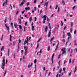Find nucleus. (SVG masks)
Listing matches in <instances>:
<instances>
[{"instance_id":"f257e3e1","label":"nucleus","mask_w":77,"mask_h":77,"mask_svg":"<svg viewBox=\"0 0 77 77\" xmlns=\"http://www.w3.org/2000/svg\"><path fill=\"white\" fill-rule=\"evenodd\" d=\"M2 69H5V68H4V67H5V58H4L3 59V60H2Z\"/></svg>"},{"instance_id":"f03ea898","label":"nucleus","mask_w":77,"mask_h":77,"mask_svg":"<svg viewBox=\"0 0 77 77\" xmlns=\"http://www.w3.org/2000/svg\"><path fill=\"white\" fill-rule=\"evenodd\" d=\"M66 48H63L61 50V51H62V54L63 55L64 54H65L66 53Z\"/></svg>"},{"instance_id":"7ed1b4c3","label":"nucleus","mask_w":77,"mask_h":77,"mask_svg":"<svg viewBox=\"0 0 77 77\" xmlns=\"http://www.w3.org/2000/svg\"><path fill=\"white\" fill-rule=\"evenodd\" d=\"M27 48H28L25 45L24 46V49L25 51V55L27 56Z\"/></svg>"},{"instance_id":"20e7f679","label":"nucleus","mask_w":77,"mask_h":77,"mask_svg":"<svg viewBox=\"0 0 77 77\" xmlns=\"http://www.w3.org/2000/svg\"><path fill=\"white\" fill-rule=\"evenodd\" d=\"M46 18H47V16L46 15H45L44 16H42V18H44L43 20V22L44 23H45V20H46Z\"/></svg>"},{"instance_id":"39448f33","label":"nucleus","mask_w":77,"mask_h":77,"mask_svg":"<svg viewBox=\"0 0 77 77\" xmlns=\"http://www.w3.org/2000/svg\"><path fill=\"white\" fill-rule=\"evenodd\" d=\"M5 26L6 28H7V29L8 30V31H9V27L8 26V25L6 24H5Z\"/></svg>"},{"instance_id":"423d86ee","label":"nucleus","mask_w":77,"mask_h":77,"mask_svg":"<svg viewBox=\"0 0 77 77\" xmlns=\"http://www.w3.org/2000/svg\"><path fill=\"white\" fill-rule=\"evenodd\" d=\"M32 65H33V63H29L28 66V68H30L31 66H32Z\"/></svg>"},{"instance_id":"0eeeda50","label":"nucleus","mask_w":77,"mask_h":77,"mask_svg":"<svg viewBox=\"0 0 77 77\" xmlns=\"http://www.w3.org/2000/svg\"><path fill=\"white\" fill-rule=\"evenodd\" d=\"M49 2H47L45 3L44 5L45 6L48 7V5Z\"/></svg>"},{"instance_id":"6e6552de","label":"nucleus","mask_w":77,"mask_h":77,"mask_svg":"<svg viewBox=\"0 0 77 77\" xmlns=\"http://www.w3.org/2000/svg\"><path fill=\"white\" fill-rule=\"evenodd\" d=\"M53 58H54V56L52 55L51 59L52 61V64H53Z\"/></svg>"},{"instance_id":"1a4fd4ad","label":"nucleus","mask_w":77,"mask_h":77,"mask_svg":"<svg viewBox=\"0 0 77 77\" xmlns=\"http://www.w3.org/2000/svg\"><path fill=\"white\" fill-rule=\"evenodd\" d=\"M30 7H28L26 8H25V10H26V11H27V10H30Z\"/></svg>"},{"instance_id":"9d476101","label":"nucleus","mask_w":77,"mask_h":77,"mask_svg":"<svg viewBox=\"0 0 77 77\" xmlns=\"http://www.w3.org/2000/svg\"><path fill=\"white\" fill-rule=\"evenodd\" d=\"M15 23V22H14V26L16 29H17V27H18V26H17V23Z\"/></svg>"},{"instance_id":"9b49d317","label":"nucleus","mask_w":77,"mask_h":77,"mask_svg":"<svg viewBox=\"0 0 77 77\" xmlns=\"http://www.w3.org/2000/svg\"><path fill=\"white\" fill-rule=\"evenodd\" d=\"M51 35V32L50 31L48 33V37H50V36Z\"/></svg>"},{"instance_id":"f8f14e48","label":"nucleus","mask_w":77,"mask_h":77,"mask_svg":"<svg viewBox=\"0 0 77 77\" xmlns=\"http://www.w3.org/2000/svg\"><path fill=\"white\" fill-rule=\"evenodd\" d=\"M34 30H35V26H32V31H34Z\"/></svg>"},{"instance_id":"ddd939ff","label":"nucleus","mask_w":77,"mask_h":77,"mask_svg":"<svg viewBox=\"0 0 77 77\" xmlns=\"http://www.w3.org/2000/svg\"><path fill=\"white\" fill-rule=\"evenodd\" d=\"M5 49V48L4 47V46H2V48H1V51H2V50H3Z\"/></svg>"},{"instance_id":"4468645a","label":"nucleus","mask_w":77,"mask_h":77,"mask_svg":"<svg viewBox=\"0 0 77 77\" xmlns=\"http://www.w3.org/2000/svg\"><path fill=\"white\" fill-rule=\"evenodd\" d=\"M18 20H19V24H21V19H19Z\"/></svg>"},{"instance_id":"2eb2a0df","label":"nucleus","mask_w":77,"mask_h":77,"mask_svg":"<svg viewBox=\"0 0 77 77\" xmlns=\"http://www.w3.org/2000/svg\"><path fill=\"white\" fill-rule=\"evenodd\" d=\"M74 53H76V52H77V48H75L74 50Z\"/></svg>"},{"instance_id":"dca6fc26","label":"nucleus","mask_w":77,"mask_h":77,"mask_svg":"<svg viewBox=\"0 0 77 77\" xmlns=\"http://www.w3.org/2000/svg\"><path fill=\"white\" fill-rule=\"evenodd\" d=\"M47 50L48 51H49L50 50V46H48L47 48Z\"/></svg>"},{"instance_id":"f3484780","label":"nucleus","mask_w":77,"mask_h":77,"mask_svg":"<svg viewBox=\"0 0 77 77\" xmlns=\"http://www.w3.org/2000/svg\"><path fill=\"white\" fill-rule=\"evenodd\" d=\"M47 29H48V26H46L45 29V31L46 32H47Z\"/></svg>"},{"instance_id":"a211bd4d","label":"nucleus","mask_w":77,"mask_h":77,"mask_svg":"<svg viewBox=\"0 0 77 77\" xmlns=\"http://www.w3.org/2000/svg\"><path fill=\"white\" fill-rule=\"evenodd\" d=\"M24 5V2H22L20 4V6H22V5Z\"/></svg>"},{"instance_id":"6ab92c4d","label":"nucleus","mask_w":77,"mask_h":77,"mask_svg":"<svg viewBox=\"0 0 77 77\" xmlns=\"http://www.w3.org/2000/svg\"><path fill=\"white\" fill-rule=\"evenodd\" d=\"M19 27L20 29H23V27L21 26V25H19Z\"/></svg>"},{"instance_id":"aec40b11","label":"nucleus","mask_w":77,"mask_h":77,"mask_svg":"<svg viewBox=\"0 0 77 77\" xmlns=\"http://www.w3.org/2000/svg\"><path fill=\"white\" fill-rule=\"evenodd\" d=\"M32 17H29V19L30 22H31V21H32Z\"/></svg>"},{"instance_id":"412c9836","label":"nucleus","mask_w":77,"mask_h":77,"mask_svg":"<svg viewBox=\"0 0 77 77\" xmlns=\"http://www.w3.org/2000/svg\"><path fill=\"white\" fill-rule=\"evenodd\" d=\"M41 39H42V38L41 37L39 39V40L38 41H37L38 43V42H40V41H41Z\"/></svg>"},{"instance_id":"4be33fe9","label":"nucleus","mask_w":77,"mask_h":77,"mask_svg":"<svg viewBox=\"0 0 77 77\" xmlns=\"http://www.w3.org/2000/svg\"><path fill=\"white\" fill-rule=\"evenodd\" d=\"M57 11V12H58V13H59V12H60V8H59V7L58 8Z\"/></svg>"},{"instance_id":"5701e85b","label":"nucleus","mask_w":77,"mask_h":77,"mask_svg":"<svg viewBox=\"0 0 77 77\" xmlns=\"http://www.w3.org/2000/svg\"><path fill=\"white\" fill-rule=\"evenodd\" d=\"M9 53H10V50H9V49H8V56H9Z\"/></svg>"},{"instance_id":"b1692460","label":"nucleus","mask_w":77,"mask_h":77,"mask_svg":"<svg viewBox=\"0 0 77 77\" xmlns=\"http://www.w3.org/2000/svg\"><path fill=\"white\" fill-rule=\"evenodd\" d=\"M46 18H47V21H48L49 22L50 21V19H49V18H48V17H47Z\"/></svg>"},{"instance_id":"393cba45","label":"nucleus","mask_w":77,"mask_h":77,"mask_svg":"<svg viewBox=\"0 0 77 77\" xmlns=\"http://www.w3.org/2000/svg\"><path fill=\"white\" fill-rule=\"evenodd\" d=\"M54 39V37H52V38H51V40L50 41H51V42L52 41L53 39Z\"/></svg>"},{"instance_id":"a878e982","label":"nucleus","mask_w":77,"mask_h":77,"mask_svg":"<svg viewBox=\"0 0 77 77\" xmlns=\"http://www.w3.org/2000/svg\"><path fill=\"white\" fill-rule=\"evenodd\" d=\"M62 3L64 5H65V2H64V1L62 0Z\"/></svg>"},{"instance_id":"bb28decb","label":"nucleus","mask_w":77,"mask_h":77,"mask_svg":"<svg viewBox=\"0 0 77 77\" xmlns=\"http://www.w3.org/2000/svg\"><path fill=\"white\" fill-rule=\"evenodd\" d=\"M3 34L2 35V38L1 39V40L2 41L3 40Z\"/></svg>"},{"instance_id":"cd10ccee","label":"nucleus","mask_w":77,"mask_h":77,"mask_svg":"<svg viewBox=\"0 0 77 77\" xmlns=\"http://www.w3.org/2000/svg\"><path fill=\"white\" fill-rule=\"evenodd\" d=\"M76 71H77V67H75V70L74 71V72L75 73V72H76Z\"/></svg>"},{"instance_id":"c85d7f7f","label":"nucleus","mask_w":77,"mask_h":77,"mask_svg":"<svg viewBox=\"0 0 77 77\" xmlns=\"http://www.w3.org/2000/svg\"><path fill=\"white\" fill-rule=\"evenodd\" d=\"M49 28L50 29H51V26H50V23H49L48 25Z\"/></svg>"},{"instance_id":"c756f323","label":"nucleus","mask_w":77,"mask_h":77,"mask_svg":"<svg viewBox=\"0 0 77 77\" xmlns=\"http://www.w3.org/2000/svg\"><path fill=\"white\" fill-rule=\"evenodd\" d=\"M71 52L70 53V56H72V50L71 49Z\"/></svg>"},{"instance_id":"7c9ffc66","label":"nucleus","mask_w":77,"mask_h":77,"mask_svg":"<svg viewBox=\"0 0 77 77\" xmlns=\"http://www.w3.org/2000/svg\"><path fill=\"white\" fill-rule=\"evenodd\" d=\"M63 71H64V73H65V68H63Z\"/></svg>"},{"instance_id":"2f4dec72","label":"nucleus","mask_w":77,"mask_h":77,"mask_svg":"<svg viewBox=\"0 0 77 77\" xmlns=\"http://www.w3.org/2000/svg\"><path fill=\"white\" fill-rule=\"evenodd\" d=\"M62 71V69H60V71L59 72V73H61Z\"/></svg>"},{"instance_id":"473e14b6","label":"nucleus","mask_w":77,"mask_h":77,"mask_svg":"<svg viewBox=\"0 0 77 77\" xmlns=\"http://www.w3.org/2000/svg\"><path fill=\"white\" fill-rule=\"evenodd\" d=\"M71 34H70V32H69L68 33H67V36H69V35H71Z\"/></svg>"},{"instance_id":"72a5a7b5","label":"nucleus","mask_w":77,"mask_h":77,"mask_svg":"<svg viewBox=\"0 0 77 77\" xmlns=\"http://www.w3.org/2000/svg\"><path fill=\"white\" fill-rule=\"evenodd\" d=\"M38 47H39V44L38 43L36 49L38 48Z\"/></svg>"},{"instance_id":"f704fd0d","label":"nucleus","mask_w":77,"mask_h":77,"mask_svg":"<svg viewBox=\"0 0 77 77\" xmlns=\"http://www.w3.org/2000/svg\"><path fill=\"white\" fill-rule=\"evenodd\" d=\"M29 4H30V3H29V2H27L26 3V5L27 6H29Z\"/></svg>"},{"instance_id":"c9c22d12","label":"nucleus","mask_w":77,"mask_h":77,"mask_svg":"<svg viewBox=\"0 0 77 77\" xmlns=\"http://www.w3.org/2000/svg\"><path fill=\"white\" fill-rule=\"evenodd\" d=\"M8 0H6L5 2V5H7V3H8Z\"/></svg>"},{"instance_id":"e433bc0d","label":"nucleus","mask_w":77,"mask_h":77,"mask_svg":"<svg viewBox=\"0 0 77 77\" xmlns=\"http://www.w3.org/2000/svg\"><path fill=\"white\" fill-rule=\"evenodd\" d=\"M25 42H28V40H26V39L25 40Z\"/></svg>"},{"instance_id":"4c0bfd02","label":"nucleus","mask_w":77,"mask_h":77,"mask_svg":"<svg viewBox=\"0 0 77 77\" xmlns=\"http://www.w3.org/2000/svg\"><path fill=\"white\" fill-rule=\"evenodd\" d=\"M25 58H26V56H25L24 55H23V59H25Z\"/></svg>"},{"instance_id":"58836bf2","label":"nucleus","mask_w":77,"mask_h":77,"mask_svg":"<svg viewBox=\"0 0 77 77\" xmlns=\"http://www.w3.org/2000/svg\"><path fill=\"white\" fill-rule=\"evenodd\" d=\"M37 62V60H36L35 59L34 60V63H36V62Z\"/></svg>"},{"instance_id":"ea45409f","label":"nucleus","mask_w":77,"mask_h":77,"mask_svg":"<svg viewBox=\"0 0 77 77\" xmlns=\"http://www.w3.org/2000/svg\"><path fill=\"white\" fill-rule=\"evenodd\" d=\"M58 65L59 66H60V60L58 62Z\"/></svg>"},{"instance_id":"a19ab883","label":"nucleus","mask_w":77,"mask_h":77,"mask_svg":"<svg viewBox=\"0 0 77 77\" xmlns=\"http://www.w3.org/2000/svg\"><path fill=\"white\" fill-rule=\"evenodd\" d=\"M39 53L40 54L42 53V49H40V51H39Z\"/></svg>"},{"instance_id":"79ce46f5","label":"nucleus","mask_w":77,"mask_h":77,"mask_svg":"<svg viewBox=\"0 0 77 77\" xmlns=\"http://www.w3.org/2000/svg\"><path fill=\"white\" fill-rule=\"evenodd\" d=\"M4 21H5V23H6V22H7V19H6V18H5V19Z\"/></svg>"},{"instance_id":"37998d69","label":"nucleus","mask_w":77,"mask_h":77,"mask_svg":"<svg viewBox=\"0 0 77 77\" xmlns=\"http://www.w3.org/2000/svg\"><path fill=\"white\" fill-rule=\"evenodd\" d=\"M61 56V54H59V55L58 59H59V58H60V57Z\"/></svg>"},{"instance_id":"c03bdc74","label":"nucleus","mask_w":77,"mask_h":77,"mask_svg":"<svg viewBox=\"0 0 77 77\" xmlns=\"http://www.w3.org/2000/svg\"><path fill=\"white\" fill-rule=\"evenodd\" d=\"M74 34H75H75H76V30L75 29Z\"/></svg>"},{"instance_id":"a18cd8bd","label":"nucleus","mask_w":77,"mask_h":77,"mask_svg":"<svg viewBox=\"0 0 77 77\" xmlns=\"http://www.w3.org/2000/svg\"><path fill=\"white\" fill-rule=\"evenodd\" d=\"M71 27H72V26H73V23H72V22L71 23Z\"/></svg>"},{"instance_id":"49530a36","label":"nucleus","mask_w":77,"mask_h":77,"mask_svg":"<svg viewBox=\"0 0 77 77\" xmlns=\"http://www.w3.org/2000/svg\"><path fill=\"white\" fill-rule=\"evenodd\" d=\"M75 5L73 7L72 10H74V9H75Z\"/></svg>"},{"instance_id":"de8ad7c7","label":"nucleus","mask_w":77,"mask_h":77,"mask_svg":"<svg viewBox=\"0 0 77 77\" xmlns=\"http://www.w3.org/2000/svg\"><path fill=\"white\" fill-rule=\"evenodd\" d=\"M36 3V0H34V3Z\"/></svg>"},{"instance_id":"09e8293b","label":"nucleus","mask_w":77,"mask_h":77,"mask_svg":"<svg viewBox=\"0 0 77 77\" xmlns=\"http://www.w3.org/2000/svg\"><path fill=\"white\" fill-rule=\"evenodd\" d=\"M25 24L26 26H27V22H26L25 23Z\"/></svg>"},{"instance_id":"8fccbe9b","label":"nucleus","mask_w":77,"mask_h":77,"mask_svg":"<svg viewBox=\"0 0 77 77\" xmlns=\"http://www.w3.org/2000/svg\"><path fill=\"white\" fill-rule=\"evenodd\" d=\"M14 58H15V54H14L13 55Z\"/></svg>"},{"instance_id":"3c124183","label":"nucleus","mask_w":77,"mask_h":77,"mask_svg":"<svg viewBox=\"0 0 77 77\" xmlns=\"http://www.w3.org/2000/svg\"><path fill=\"white\" fill-rule=\"evenodd\" d=\"M75 60V59H74L73 60H72V63H74V60Z\"/></svg>"},{"instance_id":"603ef678","label":"nucleus","mask_w":77,"mask_h":77,"mask_svg":"<svg viewBox=\"0 0 77 77\" xmlns=\"http://www.w3.org/2000/svg\"><path fill=\"white\" fill-rule=\"evenodd\" d=\"M18 13H19V11H17V12L16 13V14H18Z\"/></svg>"},{"instance_id":"864d4df0","label":"nucleus","mask_w":77,"mask_h":77,"mask_svg":"<svg viewBox=\"0 0 77 77\" xmlns=\"http://www.w3.org/2000/svg\"><path fill=\"white\" fill-rule=\"evenodd\" d=\"M61 26H63V23H62V22H61Z\"/></svg>"},{"instance_id":"5fc2aeb1","label":"nucleus","mask_w":77,"mask_h":77,"mask_svg":"<svg viewBox=\"0 0 77 77\" xmlns=\"http://www.w3.org/2000/svg\"><path fill=\"white\" fill-rule=\"evenodd\" d=\"M35 69H36V68H37V67L36 66V65H35Z\"/></svg>"},{"instance_id":"6e6d98bb","label":"nucleus","mask_w":77,"mask_h":77,"mask_svg":"<svg viewBox=\"0 0 77 77\" xmlns=\"http://www.w3.org/2000/svg\"><path fill=\"white\" fill-rule=\"evenodd\" d=\"M70 33H72V28H70Z\"/></svg>"},{"instance_id":"4d7b16f0","label":"nucleus","mask_w":77,"mask_h":77,"mask_svg":"<svg viewBox=\"0 0 77 77\" xmlns=\"http://www.w3.org/2000/svg\"><path fill=\"white\" fill-rule=\"evenodd\" d=\"M57 7H58V5H56V8H55V9H57Z\"/></svg>"},{"instance_id":"13d9d810","label":"nucleus","mask_w":77,"mask_h":77,"mask_svg":"<svg viewBox=\"0 0 77 77\" xmlns=\"http://www.w3.org/2000/svg\"><path fill=\"white\" fill-rule=\"evenodd\" d=\"M23 3H26V0H23Z\"/></svg>"},{"instance_id":"bf43d9fd","label":"nucleus","mask_w":77,"mask_h":77,"mask_svg":"<svg viewBox=\"0 0 77 77\" xmlns=\"http://www.w3.org/2000/svg\"><path fill=\"white\" fill-rule=\"evenodd\" d=\"M68 36L69 37V38H71V35H69Z\"/></svg>"},{"instance_id":"052dcab7","label":"nucleus","mask_w":77,"mask_h":77,"mask_svg":"<svg viewBox=\"0 0 77 77\" xmlns=\"http://www.w3.org/2000/svg\"><path fill=\"white\" fill-rule=\"evenodd\" d=\"M57 48L56 47V48H55V51H56V50H57V48Z\"/></svg>"},{"instance_id":"680f3d73","label":"nucleus","mask_w":77,"mask_h":77,"mask_svg":"<svg viewBox=\"0 0 77 77\" xmlns=\"http://www.w3.org/2000/svg\"><path fill=\"white\" fill-rule=\"evenodd\" d=\"M22 54H23V50H21V52Z\"/></svg>"},{"instance_id":"e2e57ef3","label":"nucleus","mask_w":77,"mask_h":77,"mask_svg":"<svg viewBox=\"0 0 77 77\" xmlns=\"http://www.w3.org/2000/svg\"><path fill=\"white\" fill-rule=\"evenodd\" d=\"M65 39H63L62 40V41L63 42H65Z\"/></svg>"},{"instance_id":"0e129e2a","label":"nucleus","mask_w":77,"mask_h":77,"mask_svg":"<svg viewBox=\"0 0 77 77\" xmlns=\"http://www.w3.org/2000/svg\"><path fill=\"white\" fill-rule=\"evenodd\" d=\"M12 37H10V40L11 42L12 41Z\"/></svg>"},{"instance_id":"69168bd1","label":"nucleus","mask_w":77,"mask_h":77,"mask_svg":"<svg viewBox=\"0 0 77 77\" xmlns=\"http://www.w3.org/2000/svg\"><path fill=\"white\" fill-rule=\"evenodd\" d=\"M37 19V18H36V17H35V20H34L35 21H36Z\"/></svg>"},{"instance_id":"338daca9","label":"nucleus","mask_w":77,"mask_h":77,"mask_svg":"<svg viewBox=\"0 0 77 77\" xmlns=\"http://www.w3.org/2000/svg\"><path fill=\"white\" fill-rule=\"evenodd\" d=\"M66 26H65L64 27V29H63L64 30H65V29H66Z\"/></svg>"},{"instance_id":"774afa93","label":"nucleus","mask_w":77,"mask_h":77,"mask_svg":"<svg viewBox=\"0 0 77 77\" xmlns=\"http://www.w3.org/2000/svg\"><path fill=\"white\" fill-rule=\"evenodd\" d=\"M34 10L35 11L36 10V7H34Z\"/></svg>"}]
</instances>
